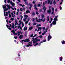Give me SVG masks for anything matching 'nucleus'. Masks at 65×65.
Masks as SVG:
<instances>
[{"mask_svg": "<svg viewBox=\"0 0 65 65\" xmlns=\"http://www.w3.org/2000/svg\"><path fill=\"white\" fill-rule=\"evenodd\" d=\"M31 14L32 15V16H34L35 15V13L34 12H33L32 13H31Z\"/></svg>", "mask_w": 65, "mask_h": 65, "instance_id": "obj_22", "label": "nucleus"}, {"mask_svg": "<svg viewBox=\"0 0 65 65\" xmlns=\"http://www.w3.org/2000/svg\"><path fill=\"white\" fill-rule=\"evenodd\" d=\"M26 19H27V18H25V19H24V22H25L26 21Z\"/></svg>", "mask_w": 65, "mask_h": 65, "instance_id": "obj_55", "label": "nucleus"}, {"mask_svg": "<svg viewBox=\"0 0 65 65\" xmlns=\"http://www.w3.org/2000/svg\"><path fill=\"white\" fill-rule=\"evenodd\" d=\"M60 10H62V7L61 6L60 7Z\"/></svg>", "mask_w": 65, "mask_h": 65, "instance_id": "obj_64", "label": "nucleus"}, {"mask_svg": "<svg viewBox=\"0 0 65 65\" xmlns=\"http://www.w3.org/2000/svg\"><path fill=\"white\" fill-rule=\"evenodd\" d=\"M10 26H9V27H10V28H12V26H11V24H9Z\"/></svg>", "mask_w": 65, "mask_h": 65, "instance_id": "obj_44", "label": "nucleus"}, {"mask_svg": "<svg viewBox=\"0 0 65 65\" xmlns=\"http://www.w3.org/2000/svg\"><path fill=\"white\" fill-rule=\"evenodd\" d=\"M21 27V26H18V29H19Z\"/></svg>", "mask_w": 65, "mask_h": 65, "instance_id": "obj_46", "label": "nucleus"}, {"mask_svg": "<svg viewBox=\"0 0 65 65\" xmlns=\"http://www.w3.org/2000/svg\"><path fill=\"white\" fill-rule=\"evenodd\" d=\"M53 3L54 5H55L56 4V1H54Z\"/></svg>", "mask_w": 65, "mask_h": 65, "instance_id": "obj_14", "label": "nucleus"}, {"mask_svg": "<svg viewBox=\"0 0 65 65\" xmlns=\"http://www.w3.org/2000/svg\"><path fill=\"white\" fill-rule=\"evenodd\" d=\"M33 34H32L31 35H30V37H33Z\"/></svg>", "mask_w": 65, "mask_h": 65, "instance_id": "obj_49", "label": "nucleus"}, {"mask_svg": "<svg viewBox=\"0 0 65 65\" xmlns=\"http://www.w3.org/2000/svg\"><path fill=\"white\" fill-rule=\"evenodd\" d=\"M12 28L13 29H14V24L13 23H12Z\"/></svg>", "mask_w": 65, "mask_h": 65, "instance_id": "obj_17", "label": "nucleus"}, {"mask_svg": "<svg viewBox=\"0 0 65 65\" xmlns=\"http://www.w3.org/2000/svg\"><path fill=\"white\" fill-rule=\"evenodd\" d=\"M46 10V8H45L44 10V12H45V10Z\"/></svg>", "mask_w": 65, "mask_h": 65, "instance_id": "obj_35", "label": "nucleus"}, {"mask_svg": "<svg viewBox=\"0 0 65 65\" xmlns=\"http://www.w3.org/2000/svg\"><path fill=\"white\" fill-rule=\"evenodd\" d=\"M25 40H21V41H22V42H25Z\"/></svg>", "mask_w": 65, "mask_h": 65, "instance_id": "obj_50", "label": "nucleus"}, {"mask_svg": "<svg viewBox=\"0 0 65 65\" xmlns=\"http://www.w3.org/2000/svg\"><path fill=\"white\" fill-rule=\"evenodd\" d=\"M14 37L15 39H17L18 38V37L17 36H16L15 37L14 36Z\"/></svg>", "mask_w": 65, "mask_h": 65, "instance_id": "obj_48", "label": "nucleus"}, {"mask_svg": "<svg viewBox=\"0 0 65 65\" xmlns=\"http://www.w3.org/2000/svg\"><path fill=\"white\" fill-rule=\"evenodd\" d=\"M52 11H54V9H54V8L53 7L52 8Z\"/></svg>", "mask_w": 65, "mask_h": 65, "instance_id": "obj_52", "label": "nucleus"}, {"mask_svg": "<svg viewBox=\"0 0 65 65\" xmlns=\"http://www.w3.org/2000/svg\"><path fill=\"white\" fill-rule=\"evenodd\" d=\"M62 58L61 57H60V61H62Z\"/></svg>", "mask_w": 65, "mask_h": 65, "instance_id": "obj_32", "label": "nucleus"}, {"mask_svg": "<svg viewBox=\"0 0 65 65\" xmlns=\"http://www.w3.org/2000/svg\"><path fill=\"white\" fill-rule=\"evenodd\" d=\"M11 32L13 33V34H14V35H16V33L15 32V31H14V30H13L11 31Z\"/></svg>", "mask_w": 65, "mask_h": 65, "instance_id": "obj_10", "label": "nucleus"}, {"mask_svg": "<svg viewBox=\"0 0 65 65\" xmlns=\"http://www.w3.org/2000/svg\"><path fill=\"white\" fill-rule=\"evenodd\" d=\"M18 34H21V33H22V32H21V31H19L18 32Z\"/></svg>", "mask_w": 65, "mask_h": 65, "instance_id": "obj_40", "label": "nucleus"}, {"mask_svg": "<svg viewBox=\"0 0 65 65\" xmlns=\"http://www.w3.org/2000/svg\"><path fill=\"white\" fill-rule=\"evenodd\" d=\"M32 20L33 22H34V21H35V18H33Z\"/></svg>", "mask_w": 65, "mask_h": 65, "instance_id": "obj_51", "label": "nucleus"}, {"mask_svg": "<svg viewBox=\"0 0 65 65\" xmlns=\"http://www.w3.org/2000/svg\"><path fill=\"white\" fill-rule=\"evenodd\" d=\"M45 33H46V32L45 31H44V33L43 32L42 33V35L43 36L44 35V34H45Z\"/></svg>", "mask_w": 65, "mask_h": 65, "instance_id": "obj_18", "label": "nucleus"}, {"mask_svg": "<svg viewBox=\"0 0 65 65\" xmlns=\"http://www.w3.org/2000/svg\"><path fill=\"white\" fill-rule=\"evenodd\" d=\"M36 14H37V15H38V14H39V13H38V12L37 11L36 12Z\"/></svg>", "mask_w": 65, "mask_h": 65, "instance_id": "obj_43", "label": "nucleus"}, {"mask_svg": "<svg viewBox=\"0 0 65 65\" xmlns=\"http://www.w3.org/2000/svg\"><path fill=\"white\" fill-rule=\"evenodd\" d=\"M47 21L48 22L50 21V18H49V16H48L47 17Z\"/></svg>", "mask_w": 65, "mask_h": 65, "instance_id": "obj_24", "label": "nucleus"}, {"mask_svg": "<svg viewBox=\"0 0 65 65\" xmlns=\"http://www.w3.org/2000/svg\"><path fill=\"white\" fill-rule=\"evenodd\" d=\"M37 45H38V43H36L35 45H34V46H36Z\"/></svg>", "mask_w": 65, "mask_h": 65, "instance_id": "obj_26", "label": "nucleus"}, {"mask_svg": "<svg viewBox=\"0 0 65 65\" xmlns=\"http://www.w3.org/2000/svg\"><path fill=\"white\" fill-rule=\"evenodd\" d=\"M53 20L54 21H55V22H56V21H58V19L54 18Z\"/></svg>", "mask_w": 65, "mask_h": 65, "instance_id": "obj_21", "label": "nucleus"}, {"mask_svg": "<svg viewBox=\"0 0 65 65\" xmlns=\"http://www.w3.org/2000/svg\"><path fill=\"white\" fill-rule=\"evenodd\" d=\"M56 24H57V22H56V21H53L52 22V25H56Z\"/></svg>", "mask_w": 65, "mask_h": 65, "instance_id": "obj_7", "label": "nucleus"}, {"mask_svg": "<svg viewBox=\"0 0 65 65\" xmlns=\"http://www.w3.org/2000/svg\"><path fill=\"white\" fill-rule=\"evenodd\" d=\"M10 4H11L12 6H14V3H12V2L11 1L10 2Z\"/></svg>", "mask_w": 65, "mask_h": 65, "instance_id": "obj_6", "label": "nucleus"}, {"mask_svg": "<svg viewBox=\"0 0 65 65\" xmlns=\"http://www.w3.org/2000/svg\"><path fill=\"white\" fill-rule=\"evenodd\" d=\"M61 42L62 44H65V41L64 40H63L61 41Z\"/></svg>", "mask_w": 65, "mask_h": 65, "instance_id": "obj_12", "label": "nucleus"}, {"mask_svg": "<svg viewBox=\"0 0 65 65\" xmlns=\"http://www.w3.org/2000/svg\"><path fill=\"white\" fill-rule=\"evenodd\" d=\"M32 3H33L34 4H35V1H33V2H32Z\"/></svg>", "mask_w": 65, "mask_h": 65, "instance_id": "obj_63", "label": "nucleus"}, {"mask_svg": "<svg viewBox=\"0 0 65 65\" xmlns=\"http://www.w3.org/2000/svg\"><path fill=\"white\" fill-rule=\"evenodd\" d=\"M41 6V4H38L37 6L38 7H39V6Z\"/></svg>", "mask_w": 65, "mask_h": 65, "instance_id": "obj_28", "label": "nucleus"}, {"mask_svg": "<svg viewBox=\"0 0 65 65\" xmlns=\"http://www.w3.org/2000/svg\"><path fill=\"white\" fill-rule=\"evenodd\" d=\"M40 41V40L39 39L38 40V39H37V40H36V41H35L36 42V43H37V42H38V41Z\"/></svg>", "mask_w": 65, "mask_h": 65, "instance_id": "obj_20", "label": "nucleus"}, {"mask_svg": "<svg viewBox=\"0 0 65 65\" xmlns=\"http://www.w3.org/2000/svg\"><path fill=\"white\" fill-rule=\"evenodd\" d=\"M37 24V23H35L33 24V25L34 26V25H36Z\"/></svg>", "mask_w": 65, "mask_h": 65, "instance_id": "obj_47", "label": "nucleus"}, {"mask_svg": "<svg viewBox=\"0 0 65 65\" xmlns=\"http://www.w3.org/2000/svg\"><path fill=\"white\" fill-rule=\"evenodd\" d=\"M41 16L42 17V18L43 19L45 18V16L44 15H41Z\"/></svg>", "mask_w": 65, "mask_h": 65, "instance_id": "obj_19", "label": "nucleus"}, {"mask_svg": "<svg viewBox=\"0 0 65 65\" xmlns=\"http://www.w3.org/2000/svg\"><path fill=\"white\" fill-rule=\"evenodd\" d=\"M38 29H39L40 31H41V29H42V28L41 27H39L38 28Z\"/></svg>", "mask_w": 65, "mask_h": 65, "instance_id": "obj_25", "label": "nucleus"}, {"mask_svg": "<svg viewBox=\"0 0 65 65\" xmlns=\"http://www.w3.org/2000/svg\"><path fill=\"white\" fill-rule=\"evenodd\" d=\"M23 37V35H20L19 37V38L20 39H22Z\"/></svg>", "mask_w": 65, "mask_h": 65, "instance_id": "obj_9", "label": "nucleus"}, {"mask_svg": "<svg viewBox=\"0 0 65 65\" xmlns=\"http://www.w3.org/2000/svg\"><path fill=\"white\" fill-rule=\"evenodd\" d=\"M20 11H23V9L21 8H20Z\"/></svg>", "mask_w": 65, "mask_h": 65, "instance_id": "obj_54", "label": "nucleus"}, {"mask_svg": "<svg viewBox=\"0 0 65 65\" xmlns=\"http://www.w3.org/2000/svg\"><path fill=\"white\" fill-rule=\"evenodd\" d=\"M30 39H26V40H25L24 41V42H28L29 41H30V40H29Z\"/></svg>", "mask_w": 65, "mask_h": 65, "instance_id": "obj_5", "label": "nucleus"}, {"mask_svg": "<svg viewBox=\"0 0 65 65\" xmlns=\"http://www.w3.org/2000/svg\"><path fill=\"white\" fill-rule=\"evenodd\" d=\"M32 29H33V27L32 26L30 27L29 28V30H32Z\"/></svg>", "mask_w": 65, "mask_h": 65, "instance_id": "obj_16", "label": "nucleus"}, {"mask_svg": "<svg viewBox=\"0 0 65 65\" xmlns=\"http://www.w3.org/2000/svg\"><path fill=\"white\" fill-rule=\"evenodd\" d=\"M25 3L27 5H29V4H28V3L27 2H25Z\"/></svg>", "mask_w": 65, "mask_h": 65, "instance_id": "obj_27", "label": "nucleus"}, {"mask_svg": "<svg viewBox=\"0 0 65 65\" xmlns=\"http://www.w3.org/2000/svg\"><path fill=\"white\" fill-rule=\"evenodd\" d=\"M45 18L43 20V22H45Z\"/></svg>", "mask_w": 65, "mask_h": 65, "instance_id": "obj_60", "label": "nucleus"}, {"mask_svg": "<svg viewBox=\"0 0 65 65\" xmlns=\"http://www.w3.org/2000/svg\"><path fill=\"white\" fill-rule=\"evenodd\" d=\"M41 25L40 24H39V25H37V27H38V26H39V27H40V26H41Z\"/></svg>", "mask_w": 65, "mask_h": 65, "instance_id": "obj_30", "label": "nucleus"}, {"mask_svg": "<svg viewBox=\"0 0 65 65\" xmlns=\"http://www.w3.org/2000/svg\"><path fill=\"white\" fill-rule=\"evenodd\" d=\"M43 42L41 41V42H40V43H39V45H40V44H41V43H43Z\"/></svg>", "mask_w": 65, "mask_h": 65, "instance_id": "obj_38", "label": "nucleus"}, {"mask_svg": "<svg viewBox=\"0 0 65 65\" xmlns=\"http://www.w3.org/2000/svg\"><path fill=\"white\" fill-rule=\"evenodd\" d=\"M26 13H30V11L29 10H28L26 11Z\"/></svg>", "mask_w": 65, "mask_h": 65, "instance_id": "obj_15", "label": "nucleus"}, {"mask_svg": "<svg viewBox=\"0 0 65 65\" xmlns=\"http://www.w3.org/2000/svg\"><path fill=\"white\" fill-rule=\"evenodd\" d=\"M46 41V40H44L43 41V42H45Z\"/></svg>", "mask_w": 65, "mask_h": 65, "instance_id": "obj_57", "label": "nucleus"}, {"mask_svg": "<svg viewBox=\"0 0 65 65\" xmlns=\"http://www.w3.org/2000/svg\"><path fill=\"white\" fill-rule=\"evenodd\" d=\"M11 20H12V21H13L14 20V18H11L10 19Z\"/></svg>", "mask_w": 65, "mask_h": 65, "instance_id": "obj_41", "label": "nucleus"}, {"mask_svg": "<svg viewBox=\"0 0 65 65\" xmlns=\"http://www.w3.org/2000/svg\"><path fill=\"white\" fill-rule=\"evenodd\" d=\"M28 28V27H26V28H24V31H25V30H27V29Z\"/></svg>", "mask_w": 65, "mask_h": 65, "instance_id": "obj_31", "label": "nucleus"}, {"mask_svg": "<svg viewBox=\"0 0 65 65\" xmlns=\"http://www.w3.org/2000/svg\"><path fill=\"white\" fill-rule=\"evenodd\" d=\"M9 18H11V14H9Z\"/></svg>", "mask_w": 65, "mask_h": 65, "instance_id": "obj_42", "label": "nucleus"}, {"mask_svg": "<svg viewBox=\"0 0 65 65\" xmlns=\"http://www.w3.org/2000/svg\"><path fill=\"white\" fill-rule=\"evenodd\" d=\"M39 37H40V38L41 39L42 38V35H41L40 36H39Z\"/></svg>", "mask_w": 65, "mask_h": 65, "instance_id": "obj_39", "label": "nucleus"}, {"mask_svg": "<svg viewBox=\"0 0 65 65\" xmlns=\"http://www.w3.org/2000/svg\"><path fill=\"white\" fill-rule=\"evenodd\" d=\"M47 2L48 4H50V0H48Z\"/></svg>", "mask_w": 65, "mask_h": 65, "instance_id": "obj_29", "label": "nucleus"}, {"mask_svg": "<svg viewBox=\"0 0 65 65\" xmlns=\"http://www.w3.org/2000/svg\"><path fill=\"white\" fill-rule=\"evenodd\" d=\"M39 23H40L41 21H42V22H43V20L42 19H39Z\"/></svg>", "mask_w": 65, "mask_h": 65, "instance_id": "obj_13", "label": "nucleus"}, {"mask_svg": "<svg viewBox=\"0 0 65 65\" xmlns=\"http://www.w3.org/2000/svg\"><path fill=\"white\" fill-rule=\"evenodd\" d=\"M34 6L35 7V9L37 10H38V9L37 8H36V4H35L34 5Z\"/></svg>", "mask_w": 65, "mask_h": 65, "instance_id": "obj_11", "label": "nucleus"}, {"mask_svg": "<svg viewBox=\"0 0 65 65\" xmlns=\"http://www.w3.org/2000/svg\"><path fill=\"white\" fill-rule=\"evenodd\" d=\"M37 37L34 39L32 40V41H33V43L34 44H35V43L36 42L35 41H36L37 40Z\"/></svg>", "mask_w": 65, "mask_h": 65, "instance_id": "obj_1", "label": "nucleus"}, {"mask_svg": "<svg viewBox=\"0 0 65 65\" xmlns=\"http://www.w3.org/2000/svg\"><path fill=\"white\" fill-rule=\"evenodd\" d=\"M58 16H56L55 17V19H57V18H58Z\"/></svg>", "mask_w": 65, "mask_h": 65, "instance_id": "obj_61", "label": "nucleus"}, {"mask_svg": "<svg viewBox=\"0 0 65 65\" xmlns=\"http://www.w3.org/2000/svg\"><path fill=\"white\" fill-rule=\"evenodd\" d=\"M29 5L30 6V7H29V9H30V10H31V7H32V5L31 4V3H29Z\"/></svg>", "mask_w": 65, "mask_h": 65, "instance_id": "obj_4", "label": "nucleus"}, {"mask_svg": "<svg viewBox=\"0 0 65 65\" xmlns=\"http://www.w3.org/2000/svg\"><path fill=\"white\" fill-rule=\"evenodd\" d=\"M6 6H7V7H8L9 6L8 5H7Z\"/></svg>", "mask_w": 65, "mask_h": 65, "instance_id": "obj_59", "label": "nucleus"}, {"mask_svg": "<svg viewBox=\"0 0 65 65\" xmlns=\"http://www.w3.org/2000/svg\"><path fill=\"white\" fill-rule=\"evenodd\" d=\"M45 4V3H44V2H43V5L44 6Z\"/></svg>", "mask_w": 65, "mask_h": 65, "instance_id": "obj_56", "label": "nucleus"}, {"mask_svg": "<svg viewBox=\"0 0 65 65\" xmlns=\"http://www.w3.org/2000/svg\"><path fill=\"white\" fill-rule=\"evenodd\" d=\"M32 46V45L29 44L26 45V47H29V46Z\"/></svg>", "mask_w": 65, "mask_h": 65, "instance_id": "obj_23", "label": "nucleus"}, {"mask_svg": "<svg viewBox=\"0 0 65 65\" xmlns=\"http://www.w3.org/2000/svg\"><path fill=\"white\" fill-rule=\"evenodd\" d=\"M54 11H53L52 12V13L51 14H54Z\"/></svg>", "mask_w": 65, "mask_h": 65, "instance_id": "obj_58", "label": "nucleus"}, {"mask_svg": "<svg viewBox=\"0 0 65 65\" xmlns=\"http://www.w3.org/2000/svg\"><path fill=\"white\" fill-rule=\"evenodd\" d=\"M28 22L27 21H26V22H25V24H28Z\"/></svg>", "mask_w": 65, "mask_h": 65, "instance_id": "obj_62", "label": "nucleus"}, {"mask_svg": "<svg viewBox=\"0 0 65 65\" xmlns=\"http://www.w3.org/2000/svg\"><path fill=\"white\" fill-rule=\"evenodd\" d=\"M52 4H53V3L52 2V1H50V5H52Z\"/></svg>", "mask_w": 65, "mask_h": 65, "instance_id": "obj_33", "label": "nucleus"}, {"mask_svg": "<svg viewBox=\"0 0 65 65\" xmlns=\"http://www.w3.org/2000/svg\"><path fill=\"white\" fill-rule=\"evenodd\" d=\"M51 11H52L51 9H49L47 11V13H51Z\"/></svg>", "mask_w": 65, "mask_h": 65, "instance_id": "obj_8", "label": "nucleus"}, {"mask_svg": "<svg viewBox=\"0 0 65 65\" xmlns=\"http://www.w3.org/2000/svg\"><path fill=\"white\" fill-rule=\"evenodd\" d=\"M24 17L25 18H26L27 19V18L28 17V16H27V15H25Z\"/></svg>", "mask_w": 65, "mask_h": 65, "instance_id": "obj_36", "label": "nucleus"}, {"mask_svg": "<svg viewBox=\"0 0 65 65\" xmlns=\"http://www.w3.org/2000/svg\"><path fill=\"white\" fill-rule=\"evenodd\" d=\"M42 29H43V31H44L45 30V27H43L42 28Z\"/></svg>", "mask_w": 65, "mask_h": 65, "instance_id": "obj_34", "label": "nucleus"}, {"mask_svg": "<svg viewBox=\"0 0 65 65\" xmlns=\"http://www.w3.org/2000/svg\"><path fill=\"white\" fill-rule=\"evenodd\" d=\"M52 36H50V34H48V41H50V39H52Z\"/></svg>", "mask_w": 65, "mask_h": 65, "instance_id": "obj_2", "label": "nucleus"}, {"mask_svg": "<svg viewBox=\"0 0 65 65\" xmlns=\"http://www.w3.org/2000/svg\"><path fill=\"white\" fill-rule=\"evenodd\" d=\"M8 29L10 30H11V28H10V27H9V28H8Z\"/></svg>", "mask_w": 65, "mask_h": 65, "instance_id": "obj_53", "label": "nucleus"}, {"mask_svg": "<svg viewBox=\"0 0 65 65\" xmlns=\"http://www.w3.org/2000/svg\"><path fill=\"white\" fill-rule=\"evenodd\" d=\"M4 14H5V13H6L5 11H6L5 10V9H4Z\"/></svg>", "mask_w": 65, "mask_h": 65, "instance_id": "obj_45", "label": "nucleus"}, {"mask_svg": "<svg viewBox=\"0 0 65 65\" xmlns=\"http://www.w3.org/2000/svg\"><path fill=\"white\" fill-rule=\"evenodd\" d=\"M6 4H5V6H3V8H4V9H5V10H6V9H7V8H6Z\"/></svg>", "mask_w": 65, "mask_h": 65, "instance_id": "obj_3", "label": "nucleus"}, {"mask_svg": "<svg viewBox=\"0 0 65 65\" xmlns=\"http://www.w3.org/2000/svg\"><path fill=\"white\" fill-rule=\"evenodd\" d=\"M48 28H46V29L45 30V31L46 32H47V30H48Z\"/></svg>", "mask_w": 65, "mask_h": 65, "instance_id": "obj_37", "label": "nucleus"}]
</instances>
